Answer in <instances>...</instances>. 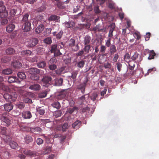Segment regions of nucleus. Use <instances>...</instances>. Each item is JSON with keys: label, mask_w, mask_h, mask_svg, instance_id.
Masks as SVG:
<instances>
[{"label": "nucleus", "mask_w": 159, "mask_h": 159, "mask_svg": "<svg viewBox=\"0 0 159 159\" xmlns=\"http://www.w3.org/2000/svg\"><path fill=\"white\" fill-rule=\"evenodd\" d=\"M77 73L76 72H74L72 73L70 77H71L73 79L74 81L75 80V79L76 77Z\"/></svg>", "instance_id": "obj_60"}, {"label": "nucleus", "mask_w": 159, "mask_h": 159, "mask_svg": "<svg viewBox=\"0 0 159 159\" xmlns=\"http://www.w3.org/2000/svg\"><path fill=\"white\" fill-rule=\"evenodd\" d=\"M25 95L26 97L29 98H32L34 97V94L31 92L27 93Z\"/></svg>", "instance_id": "obj_53"}, {"label": "nucleus", "mask_w": 159, "mask_h": 159, "mask_svg": "<svg viewBox=\"0 0 159 159\" xmlns=\"http://www.w3.org/2000/svg\"><path fill=\"white\" fill-rule=\"evenodd\" d=\"M91 40V37L89 35H86L84 39L83 42L84 45L90 44Z\"/></svg>", "instance_id": "obj_18"}, {"label": "nucleus", "mask_w": 159, "mask_h": 159, "mask_svg": "<svg viewBox=\"0 0 159 159\" xmlns=\"http://www.w3.org/2000/svg\"><path fill=\"white\" fill-rule=\"evenodd\" d=\"M128 65L129 66V69L130 70H134L135 67V64L134 63H132L131 61H130L129 62Z\"/></svg>", "instance_id": "obj_54"}, {"label": "nucleus", "mask_w": 159, "mask_h": 159, "mask_svg": "<svg viewBox=\"0 0 159 159\" xmlns=\"http://www.w3.org/2000/svg\"><path fill=\"white\" fill-rule=\"evenodd\" d=\"M9 144L11 147L14 149H17L18 148V145L17 143L13 141H10L9 143Z\"/></svg>", "instance_id": "obj_19"}, {"label": "nucleus", "mask_w": 159, "mask_h": 159, "mask_svg": "<svg viewBox=\"0 0 159 159\" xmlns=\"http://www.w3.org/2000/svg\"><path fill=\"white\" fill-rule=\"evenodd\" d=\"M37 65L39 68H43L45 66L46 63L45 61H43L37 63Z\"/></svg>", "instance_id": "obj_36"}, {"label": "nucleus", "mask_w": 159, "mask_h": 159, "mask_svg": "<svg viewBox=\"0 0 159 159\" xmlns=\"http://www.w3.org/2000/svg\"><path fill=\"white\" fill-rule=\"evenodd\" d=\"M29 89L32 90L38 91L41 89V86L39 84H35L30 86Z\"/></svg>", "instance_id": "obj_11"}, {"label": "nucleus", "mask_w": 159, "mask_h": 159, "mask_svg": "<svg viewBox=\"0 0 159 159\" xmlns=\"http://www.w3.org/2000/svg\"><path fill=\"white\" fill-rule=\"evenodd\" d=\"M116 67L118 71L120 72L121 70V68L122 66V64L119 62H117L116 64Z\"/></svg>", "instance_id": "obj_56"}, {"label": "nucleus", "mask_w": 159, "mask_h": 159, "mask_svg": "<svg viewBox=\"0 0 159 159\" xmlns=\"http://www.w3.org/2000/svg\"><path fill=\"white\" fill-rule=\"evenodd\" d=\"M75 40L74 39L72 38H71L69 41V45L70 47H71L72 50L74 51H77L79 49V47L78 44H77L75 45V48H73V47L75 46Z\"/></svg>", "instance_id": "obj_4"}, {"label": "nucleus", "mask_w": 159, "mask_h": 159, "mask_svg": "<svg viewBox=\"0 0 159 159\" xmlns=\"http://www.w3.org/2000/svg\"><path fill=\"white\" fill-rule=\"evenodd\" d=\"M6 127H0V134L5 135L6 134Z\"/></svg>", "instance_id": "obj_45"}, {"label": "nucleus", "mask_w": 159, "mask_h": 159, "mask_svg": "<svg viewBox=\"0 0 159 159\" xmlns=\"http://www.w3.org/2000/svg\"><path fill=\"white\" fill-rule=\"evenodd\" d=\"M90 48L91 45L90 44L84 45V46L83 49L85 52V54H86L89 52Z\"/></svg>", "instance_id": "obj_30"}, {"label": "nucleus", "mask_w": 159, "mask_h": 159, "mask_svg": "<svg viewBox=\"0 0 159 159\" xmlns=\"http://www.w3.org/2000/svg\"><path fill=\"white\" fill-rule=\"evenodd\" d=\"M29 72L31 75L34 74H39L40 72V70L36 68H30L29 70Z\"/></svg>", "instance_id": "obj_16"}, {"label": "nucleus", "mask_w": 159, "mask_h": 159, "mask_svg": "<svg viewBox=\"0 0 159 159\" xmlns=\"http://www.w3.org/2000/svg\"><path fill=\"white\" fill-rule=\"evenodd\" d=\"M62 114V111L60 110H59L56 111L54 113V116L55 117L57 118L58 117L60 116Z\"/></svg>", "instance_id": "obj_46"}, {"label": "nucleus", "mask_w": 159, "mask_h": 159, "mask_svg": "<svg viewBox=\"0 0 159 159\" xmlns=\"http://www.w3.org/2000/svg\"><path fill=\"white\" fill-rule=\"evenodd\" d=\"M15 25L13 24L8 25L6 28V30L8 33L11 32L15 29Z\"/></svg>", "instance_id": "obj_22"}, {"label": "nucleus", "mask_w": 159, "mask_h": 159, "mask_svg": "<svg viewBox=\"0 0 159 159\" xmlns=\"http://www.w3.org/2000/svg\"><path fill=\"white\" fill-rule=\"evenodd\" d=\"M130 59V56L129 54L128 53L125 54L124 56V59L125 61L126 62H129Z\"/></svg>", "instance_id": "obj_52"}, {"label": "nucleus", "mask_w": 159, "mask_h": 159, "mask_svg": "<svg viewBox=\"0 0 159 159\" xmlns=\"http://www.w3.org/2000/svg\"><path fill=\"white\" fill-rule=\"evenodd\" d=\"M16 106L20 110H22L25 107V104L24 102H19L16 104Z\"/></svg>", "instance_id": "obj_41"}, {"label": "nucleus", "mask_w": 159, "mask_h": 159, "mask_svg": "<svg viewBox=\"0 0 159 159\" xmlns=\"http://www.w3.org/2000/svg\"><path fill=\"white\" fill-rule=\"evenodd\" d=\"M32 52L30 50H24L21 52V54L22 55H24L26 56H29L30 55H31L32 54Z\"/></svg>", "instance_id": "obj_32"}, {"label": "nucleus", "mask_w": 159, "mask_h": 159, "mask_svg": "<svg viewBox=\"0 0 159 159\" xmlns=\"http://www.w3.org/2000/svg\"><path fill=\"white\" fill-rule=\"evenodd\" d=\"M49 68L51 70H53L56 69L57 68V66L56 65L54 64H49Z\"/></svg>", "instance_id": "obj_59"}, {"label": "nucleus", "mask_w": 159, "mask_h": 159, "mask_svg": "<svg viewBox=\"0 0 159 159\" xmlns=\"http://www.w3.org/2000/svg\"><path fill=\"white\" fill-rule=\"evenodd\" d=\"M25 143L27 144H29L33 140L32 137L30 135H27L24 138Z\"/></svg>", "instance_id": "obj_24"}, {"label": "nucleus", "mask_w": 159, "mask_h": 159, "mask_svg": "<svg viewBox=\"0 0 159 159\" xmlns=\"http://www.w3.org/2000/svg\"><path fill=\"white\" fill-rule=\"evenodd\" d=\"M98 96V93L97 92H95L92 93L90 96V98L93 101H94L96 100Z\"/></svg>", "instance_id": "obj_29"}, {"label": "nucleus", "mask_w": 159, "mask_h": 159, "mask_svg": "<svg viewBox=\"0 0 159 159\" xmlns=\"http://www.w3.org/2000/svg\"><path fill=\"white\" fill-rule=\"evenodd\" d=\"M21 115L24 119H30L32 117L31 113L29 111H23L21 113Z\"/></svg>", "instance_id": "obj_9"}, {"label": "nucleus", "mask_w": 159, "mask_h": 159, "mask_svg": "<svg viewBox=\"0 0 159 159\" xmlns=\"http://www.w3.org/2000/svg\"><path fill=\"white\" fill-rule=\"evenodd\" d=\"M99 7L98 5L95 6L94 8V11L96 13H99L100 12V11L99 9Z\"/></svg>", "instance_id": "obj_62"}, {"label": "nucleus", "mask_w": 159, "mask_h": 159, "mask_svg": "<svg viewBox=\"0 0 159 159\" xmlns=\"http://www.w3.org/2000/svg\"><path fill=\"white\" fill-rule=\"evenodd\" d=\"M78 108L76 107H72L70 108L68 110V112L70 114H72L74 111H77Z\"/></svg>", "instance_id": "obj_35"}, {"label": "nucleus", "mask_w": 159, "mask_h": 159, "mask_svg": "<svg viewBox=\"0 0 159 159\" xmlns=\"http://www.w3.org/2000/svg\"><path fill=\"white\" fill-rule=\"evenodd\" d=\"M58 18L59 16L55 15H53L49 18L48 20L49 21L56 20H58Z\"/></svg>", "instance_id": "obj_43"}, {"label": "nucleus", "mask_w": 159, "mask_h": 159, "mask_svg": "<svg viewBox=\"0 0 159 159\" xmlns=\"http://www.w3.org/2000/svg\"><path fill=\"white\" fill-rule=\"evenodd\" d=\"M65 25L67 28H71L75 25V23L72 21L66 22Z\"/></svg>", "instance_id": "obj_33"}, {"label": "nucleus", "mask_w": 159, "mask_h": 159, "mask_svg": "<svg viewBox=\"0 0 159 159\" xmlns=\"http://www.w3.org/2000/svg\"><path fill=\"white\" fill-rule=\"evenodd\" d=\"M6 52L7 55L13 54L15 53V51L13 48L9 47L6 50Z\"/></svg>", "instance_id": "obj_26"}, {"label": "nucleus", "mask_w": 159, "mask_h": 159, "mask_svg": "<svg viewBox=\"0 0 159 159\" xmlns=\"http://www.w3.org/2000/svg\"><path fill=\"white\" fill-rule=\"evenodd\" d=\"M156 55V54L153 50L151 51L149 53V56L148 57V59L151 60L154 58V56Z\"/></svg>", "instance_id": "obj_44"}, {"label": "nucleus", "mask_w": 159, "mask_h": 159, "mask_svg": "<svg viewBox=\"0 0 159 159\" xmlns=\"http://www.w3.org/2000/svg\"><path fill=\"white\" fill-rule=\"evenodd\" d=\"M110 53L111 55H112L115 53L117 49L115 45L114 44H112L111 46L110 49Z\"/></svg>", "instance_id": "obj_25"}, {"label": "nucleus", "mask_w": 159, "mask_h": 159, "mask_svg": "<svg viewBox=\"0 0 159 159\" xmlns=\"http://www.w3.org/2000/svg\"><path fill=\"white\" fill-rule=\"evenodd\" d=\"M47 94V91H44L40 93L39 94V97L40 98H43L46 97Z\"/></svg>", "instance_id": "obj_57"}, {"label": "nucleus", "mask_w": 159, "mask_h": 159, "mask_svg": "<svg viewBox=\"0 0 159 159\" xmlns=\"http://www.w3.org/2000/svg\"><path fill=\"white\" fill-rule=\"evenodd\" d=\"M57 62L56 58L55 57H53L51 58L49 61V64H53Z\"/></svg>", "instance_id": "obj_63"}, {"label": "nucleus", "mask_w": 159, "mask_h": 159, "mask_svg": "<svg viewBox=\"0 0 159 159\" xmlns=\"http://www.w3.org/2000/svg\"><path fill=\"white\" fill-rule=\"evenodd\" d=\"M8 81L9 83L16 82L18 83H20L21 80H19L16 76H10L8 77Z\"/></svg>", "instance_id": "obj_10"}, {"label": "nucleus", "mask_w": 159, "mask_h": 159, "mask_svg": "<svg viewBox=\"0 0 159 159\" xmlns=\"http://www.w3.org/2000/svg\"><path fill=\"white\" fill-rule=\"evenodd\" d=\"M68 128V124L67 123H64L62 126V130L63 132L66 131Z\"/></svg>", "instance_id": "obj_48"}, {"label": "nucleus", "mask_w": 159, "mask_h": 159, "mask_svg": "<svg viewBox=\"0 0 159 159\" xmlns=\"http://www.w3.org/2000/svg\"><path fill=\"white\" fill-rule=\"evenodd\" d=\"M43 143V140L40 138H38L36 140V143L38 145L42 144Z\"/></svg>", "instance_id": "obj_61"}, {"label": "nucleus", "mask_w": 159, "mask_h": 159, "mask_svg": "<svg viewBox=\"0 0 159 159\" xmlns=\"http://www.w3.org/2000/svg\"><path fill=\"white\" fill-rule=\"evenodd\" d=\"M105 56L106 54L102 53L99 55L98 57V61L100 64L103 63L106 60L105 57Z\"/></svg>", "instance_id": "obj_14"}, {"label": "nucleus", "mask_w": 159, "mask_h": 159, "mask_svg": "<svg viewBox=\"0 0 159 159\" xmlns=\"http://www.w3.org/2000/svg\"><path fill=\"white\" fill-rule=\"evenodd\" d=\"M0 88L2 90L5 91H9L10 90L8 86L5 85L3 83L0 84Z\"/></svg>", "instance_id": "obj_28"}, {"label": "nucleus", "mask_w": 159, "mask_h": 159, "mask_svg": "<svg viewBox=\"0 0 159 159\" xmlns=\"http://www.w3.org/2000/svg\"><path fill=\"white\" fill-rule=\"evenodd\" d=\"M17 97V94L16 93H5L3 95V97L6 101L10 102L15 101Z\"/></svg>", "instance_id": "obj_2"}, {"label": "nucleus", "mask_w": 159, "mask_h": 159, "mask_svg": "<svg viewBox=\"0 0 159 159\" xmlns=\"http://www.w3.org/2000/svg\"><path fill=\"white\" fill-rule=\"evenodd\" d=\"M57 46V44H54L51 45V49L50 50L51 53H54L58 50Z\"/></svg>", "instance_id": "obj_37"}, {"label": "nucleus", "mask_w": 159, "mask_h": 159, "mask_svg": "<svg viewBox=\"0 0 159 159\" xmlns=\"http://www.w3.org/2000/svg\"><path fill=\"white\" fill-rule=\"evenodd\" d=\"M29 15L28 13L23 16L21 21V23L23 25L22 27L23 30L24 32L30 31L31 29L30 22L28 20Z\"/></svg>", "instance_id": "obj_1"}, {"label": "nucleus", "mask_w": 159, "mask_h": 159, "mask_svg": "<svg viewBox=\"0 0 159 159\" xmlns=\"http://www.w3.org/2000/svg\"><path fill=\"white\" fill-rule=\"evenodd\" d=\"M86 95H83L79 98V100L81 103V104H84V103L86 101L85 98V97Z\"/></svg>", "instance_id": "obj_51"}, {"label": "nucleus", "mask_w": 159, "mask_h": 159, "mask_svg": "<svg viewBox=\"0 0 159 159\" xmlns=\"http://www.w3.org/2000/svg\"><path fill=\"white\" fill-rule=\"evenodd\" d=\"M38 42L37 39L33 38L31 40L30 42H29L28 45V46L30 47H32L34 46L37 44Z\"/></svg>", "instance_id": "obj_13"}, {"label": "nucleus", "mask_w": 159, "mask_h": 159, "mask_svg": "<svg viewBox=\"0 0 159 159\" xmlns=\"http://www.w3.org/2000/svg\"><path fill=\"white\" fill-rule=\"evenodd\" d=\"M43 42L48 44H50L52 42V40L51 38L47 37L43 41Z\"/></svg>", "instance_id": "obj_47"}, {"label": "nucleus", "mask_w": 159, "mask_h": 159, "mask_svg": "<svg viewBox=\"0 0 159 159\" xmlns=\"http://www.w3.org/2000/svg\"><path fill=\"white\" fill-rule=\"evenodd\" d=\"M52 82L53 85L56 86H61L62 85L63 80L61 78H57L55 79Z\"/></svg>", "instance_id": "obj_8"}, {"label": "nucleus", "mask_w": 159, "mask_h": 159, "mask_svg": "<svg viewBox=\"0 0 159 159\" xmlns=\"http://www.w3.org/2000/svg\"><path fill=\"white\" fill-rule=\"evenodd\" d=\"M88 81V79H86V80L84 81L83 83L78 85L76 86L77 89L80 90L81 93L83 94H84L85 92V89Z\"/></svg>", "instance_id": "obj_3"}, {"label": "nucleus", "mask_w": 159, "mask_h": 159, "mask_svg": "<svg viewBox=\"0 0 159 159\" xmlns=\"http://www.w3.org/2000/svg\"><path fill=\"white\" fill-rule=\"evenodd\" d=\"M17 12L16 9H12L10 11V15L12 17L15 16Z\"/></svg>", "instance_id": "obj_55"}, {"label": "nucleus", "mask_w": 159, "mask_h": 159, "mask_svg": "<svg viewBox=\"0 0 159 159\" xmlns=\"http://www.w3.org/2000/svg\"><path fill=\"white\" fill-rule=\"evenodd\" d=\"M64 70V67H61L54 71V72H55V73L53 74V72H50V74L51 75L53 76H56L55 75V73L57 75H60L62 74Z\"/></svg>", "instance_id": "obj_17"}, {"label": "nucleus", "mask_w": 159, "mask_h": 159, "mask_svg": "<svg viewBox=\"0 0 159 159\" xmlns=\"http://www.w3.org/2000/svg\"><path fill=\"white\" fill-rule=\"evenodd\" d=\"M81 122L79 120H76L72 125V127L74 129H79L81 126Z\"/></svg>", "instance_id": "obj_15"}, {"label": "nucleus", "mask_w": 159, "mask_h": 159, "mask_svg": "<svg viewBox=\"0 0 159 159\" xmlns=\"http://www.w3.org/2000/svg\"><path fill=\"white\" fill-rule=\"evenodd\" d=\"M38 74H34L31 75V79L34 80H39V76L38 75Z\"/></svg>", "instance_id": "obj_50"}, {"label": "nucleus", "mask_w": 159, "mask_h": 159, "mask_svg": "<svg viewBox=\"0 0 159 159\" xmlns=\"http://www.w3.org/2000/svg\"><path fill=\"white\" fill-rule=\"evenodd\" d=\"M101 26L100 25H97L96 26L93 27V30L95 31H102L103 30V29H101Z\"/></svg>", "instance_id": "obj_40"}, {"label": "nucleus", "mask_w": 159, "mask_h": 159, "mask_svg": "<svg viewBox=\"0 0 159 159\" xmlns=\"http://www.w3.org/2000/svg\"><path fill=\"white\" fill-rule=\"evenodd\" d=\"M56 32L55 31L52 33V34L53 36L56 37L57 39H60L61 38L63 35V32L61 30L57 34H56Z\"/></svg>", "instance_id": "obj_20"}, {"label": "nucleus", "mask_w": 159, "mask_h": 159, "mask_svg": "<svg viewBox=\"0 0 159 159\" xmlns=\"http://www.w3.org/2000/svg\"><path fill=\"white\" fill-rule=\"evenodd\" d=\"M18 77L21 80L25 79L26 76L25 73L23 72H19L17 74Z\"/></svg>", "instance_id": "obj_34"}, {"label": "nucleus", "mask_w": 159, "mask_h": 159, "mask_svg": "<svg viewBox=\"0 0 159 159\" xmlns=\"http://www.w3.org/2000/svg\"><path fill=\"white\" fill-rule=\"evenodd\" d=\"M133 35L135 37V38L137 40H139L141 38V35L138 32H135L134 33Z\"/></svg>", "instance_id": "obj_49"}, {"label": "nucleus", "mask_w": 159, "mask_h": 159, "mask_svg": "<svg viewBox=\"0 0 159 159\" xmlns=\"http://www.w3.org/2000/svg\"><path fill=\"white\" fill-rule=\"evenodd\" d=\"M5 113H3L2 115L0 114V119L7 125H9L11 124V120L7 117L5 116Z\"/></svg>", "instance_id": "obj_6"}, {"label": "nucleus", "mask_w": 159, "mask_h": 159, "mask_svg": "<svg viewBox=\"0 0 159 159\" xmlns=\"http://www.w3.org/2000/svg\"><path fill=\"white\" fill-rule=\"evenodd\" d=\"M3 107L5 110L9 112L12 109L13 105L11 103H7L4 104Z\"/></svg>", "instance_id": "obj_12"}, {"label": "nucleus", "mask_w": 159, "mask_h": 159, "mask_svg": "<svg viewBox=\"0 0 159 159\" xmlns=\"http://www.w3.org/2000/svg\"><path fill=\"white\" fill-rule=\"evenodd\" d=\"M30 130L32 132H40L42 130L41 128L39 127L32 128Z\"/></svg>", "instance_id": "obj_42"}, {"label": "nucleus", "mask_w": 159, "mask_h": 159, "mask_svg": "<svg viewBox=\"0 0 159 159\" xmlns=\"http://www.w3.org/2000/svg\"><path fill=\"white\" fill-rule=\"evenodd\" d=\"M52 80L51 77L45 75L43 76L41 80L45 84H51Z\"/></svg>", "instance_id": "obj_7"}, {"label": "nucleus", "mask_w": 159, "mask_h": 159, "mask_svg": "<svg viewBox=\"0 0 159 159\" xmlns=\"http://www.w3.org/2000/svg\"><path fill=\"white\" fill-rule=\"evenodd\" d=\"M44 28V25H43L41 24L36 28L35 31L38 34L41 33L43 30Z\"/></svg>", "instance_id": "obj_21"}, {"label": "nucleus", "mask_w": 159, "mask_h": 159, "mask_svg": "<svg viewBox=\"0 0 159 159\" xmlns=\"http://www.w3.org/2000/svg\"><path fill=\"white\" fill-rule=\"evenodd\" d=\"M12 65L15 68H19L22 66V64L19 61H16L12 63Z\"/></svg>", "instance_id": "obj_27"}, {"label": "nucleus", "mask_w": 159, "mask_h": 159, "mask_svg": "<svg viewBox=\"0 0 159 159\" xmlns=\"http://www.w3.org/2000/svg\"><path fill=\"white\" fill-rule=\"evenodd\" d=\"M20 152L26 155L32 156H34L35 154L33 151L24 148H21L20 150Z\"/></svg>", "instance_id": "obj_5"}, {"label": "nucleus", "mask_w": 159, "mask_h": 159, "mask_svg": "<svg viewBox=\"0 0 159 159\" xmlns=\"http://www.w3.org/2000/svg\"><path fill=\"white\" fill-rule=\"evenodd\" d=\"M119 57V56L118 53L115 54L114 55V56L112 60V61L114 62H117Z\"/></svg>", "instance_id": "obj_64"}, {"label": "nucleus", "mask_w": 159, "mask_h": 159, "mask_svg": "<svg viewBox=\"0 0 159 159\" xmlns=\"http://www.w3.org/2000/svg\"><path fill=\"white\" fill-rule=\"evenodd\" d=\"M12 72V70L9 68L4 69L2 71L3 74L7 75H8L11 74Z\"/></svg>", "instance_id": "obj_39"}, {"label": "nucleus", "mask_w": 159, "mask_h": 159, "mask_svg": "<svg viewBox=\"0 0 159 159\" xmlns=\"http://www.w3.org/2000/svg\"><path fill=\"white\" fill-rule=\"evenodd\" d=\"M36 110L37 113L40 115H43L44 114L45 110L43 107H37Z\"/></svg>", "instance_id": "obj_23"}, {"label": "nucleus", "mask_w": 159, "mask_h": 159, "mask_svg": "<svg viewBox=\"0 0 159 159\" xmlns=\"http://www.w3.org/2000/svg\"><path fill=\"white\" fill-rule=\"evenodd\" d=\"M104 67L106 69H111V65L110 63L107 62L104 64Z\"/></svg>", "instance_id": "obj_58"}, {"label": "nucleus", "mask_w": 159, "mask_h": 159, "mask_svg": "<svg viewBox=\"0 0 159 159\" xmlns=\"http://www.w3.org/2000/svg\"><path fill=\"white\" fill-rule=\"evenodd\" d=\"M84 64L85 61L82 60L77 62V66L78 67L81 69L84 67Z\"/></svg>", "instance_id": "obj_31"}, {"label": "nucleus", "mask_w": 159, "mask_h": 159, "mask_svg": "<svg viewBox=\"0 0 159 159\" xmlns=\"http://www.w3.org/2000/svg\"><path fill=\"white\" fill-rule=\"evenodd\" d=\"M52 106L54 108L58 109L61 107V105L60 103L58 102H55L52 104Z\"/></svg>", "instance_id": "obj_38"}]
</instances>
